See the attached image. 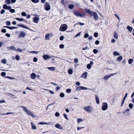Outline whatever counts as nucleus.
<instances>
[{
    "mask_svg": "<svg viewBox=\"0 0 134 134\" xmlns=\"http://www.w3.org/2000/svg\"><path fill=\"white\" fill-rule=\"evenodd\" d=\"M3 8L5 9L10 10L11 8V7L10 6H8L6 4H4L3 6Z\"/></svg>",
    "mask_w": 134,
    "mask_h": 134,
    "instance_id": "11",
    "label": "nucleus"
},
{
    "mask_svg": "<svg viewBox=\"0 0 134 134\" xmlns=\"http://www.w3.org/2000/svg\"><path fill=\"white\" fill-rule=\"evenodd\" d=\"M1 31L3 33H5L6 32V30L5 29H4L2 30Z\"/></svg>",
    "mask_w": 134,
    "mask_h": 134,
    "instance_id": "55",
    "label": "nucleus"
},
{
    "mask_svg": "<svg viewBox=\"0 0 134 134\" xmlns=\"http://www.w3.org/2000/svg\"><path fill=\"white\" fill-rule=\"evenodd\" d=\"M44 8L45 10L47 11L49 10L50 9V5L47 2L45 3Z\"/></svg>",
    "mask_w": 134,
    "mask_h": 134,
    "instance_id": "9",
    "label": "nucleus"
},
{
    "mask_svg": "<svg viewBox=\"0 0 134 134\" xmlns=\"http://www.w3.org/2000/svg\"><path fill=\"white\" fill-rule=\"evenodd\" d=\"M56 59H52L51 62L54 64H55L56 63L57 61L55 60Z\"/></svg>",
    "mask_w": 134,
    "mask_h": 134,
    "instance_id": "35",
    "label": "nucleus"
},
{
    "mask_svg": "<svg viewBox=\"0 0 134 134\" xmlns=\"http://www.w3.org/2000/svg\"><path fill=\"white\" fill-rule=\"evenodd\" d=\"M16 19L18 21H22L24 20V19L22 18H16Z\"/></svg>",
    "mask_w": 134,
    "mask_h": 134,
    "instance_id": "30",
    "label": "nucleus"
},
{
    "mask_svg": "<svg viewBox=\"0 0 134 134\" xmlns=\"http://www.w3.org/2000/svg\"><path fill=\"white\" fill-rule=\"evenodd\" d=\"M127 93H126L125 94V95L124 96V97L123 99H125L126 98V97H127Z\"/></svg>",
    "mask_w": 134,
    "mask_h": 134,
    "instance_id": "63",
    "label": "nucleus"
},
{
    "mask_svg": "<svg viewBox=\"0 0 134 134\" xmlns=\"http://www.w3.org/2000/svg\"><path fill=\"white\" fill-rule=\"evenodd\" d=\"M18 26H20L21 27L24 28H25L27 29H29V27H28L27 26H24L23 25H19Z\"/></svg>",
    "mask_w": 134,
    "mask_h": 134,
    "instance_id": "25",
    "label": "nucleus"
},
{
    "mask_svg": "<svg viewBox=\"0 0 134 134\" xmlns=\"http://www.w3.org/2000/svg\"><path fill=\"white\" fill-rule=\"evenodd\" d=\"M60 97L63 98L64 97L65 95L63 93H61L60 94Z\"/></svg>",
    "mask_w": 134,
    "mask_h": 134,
    "instance_id": "36",
    "label": "nucleus"
},
{
    "mask_svg": "<svg viewBox=\"0 0 134 134\" xmlns=\"http://www.w3.org/2000/svg\"><path fill=\"white\" fill-rule=\"evenodd\" d=\"M89 37V34H85L84 36V37L85 38H86Z\"/></svg>",
    "mask_w": 134,
    "mask_h": 134,
    "instance_id": "44",
    "label": "nucleus"
},
{
    "mask_svg": "<svg viewBox=\"0 0 134 134\" xmlns=\"http://www.w3.org/2000/svg\"><path fill=\"white\" fill-rule=\"evenodd\" d=\"M6 24L7 25L10 26L11 24L10 22L9 21H7L6 23Z\"/></svg>",
    "mask_w": 134,
    "mask_h": 134,
    "instance_id": "43",
    "label": "nucleus"
},
{
    "mask_svg": "<svg viewBox=\"0 0 134 134\" xmlns=\"http://www.w3.org/2000/svg\"><path fill=\"white\" fill-rule=\"evenodd\" d=\"M31 124L32 129L34 130L36 129V127L34 123L32 122H31Z\"/></svg>",
    "mask_w": 134,
    "mask_h": 134,
    "instance_id": "22",
    "label": "nucleus"
},
{
    "mask_svg": "<svg viewBox=\"0 0 134 134\" xmlns=\"http://www.w3.org/2000/svg\"><path fill=\"white\" fill-rule=\"evenodd\" d=\"M77 121L79 123V122H81L82 121H83V120L82 119H77Z\"/></svg>",
    "mask_w": 134,
    "mask_h": 134,
    "instance_id": "54",
    "label": "nucleus"
},
{
    "mask_svg": "<svg viewBox=\"0 0 134 134\" xmlns=\"http://www.w3.org/2000/svg\"><path fill=\"white\" fill-rule=\"evenodd\" d=\"M22 107L23 108L25 112L27 113V114H29L31 116H32L34 117H35V115L32 113L28 110L24 106H22Z\"/></svg>",
    "mask_w": 134,
    "mask_h": 134,
    "instance_id": "2",
    "label": "nucleus"
},
{
    "mask_svg": "<svg viewBox=\"0 0 134 134\" xmlns=\"http://www.w3.org/2000/svg\"><path fill=\"white\" fill-rule=\"evenodd\" d=\"M5 10L4 9H2L0 12V13L1 14H3L5 12Z\"/></svg>",
    "mask_w": 134,
    "mask_h": 134,
    "instance_id": "46",
    "label": "nucleus"
},
{
    "mask_svg": "<svg viewBox=\"0 0 134 134\" xmlns=\"http://www.w3.org/2000/svg\"><path fill=\"white\" fill-rule=\"evenodd\" d=\"M113 36L115 39H117L118 38V35L117 32L115 31L114 32Z\"/></svg>",
    "mask_w": 134,
    "mask_h": 134,
    "instance_id": "20",
    "label": "nucleus"
},
{
    "mask_svg": "<svg viewBox=\"0 0 134 134\" xmlns=\"http://www.w3.org/2000/svg\"><path fill=\"white\" fill-rule=\"evenodd\" d=\"M16 51L20 52H22V50L20 48H18V49H16Z\"/></svg>",
    "mask_w": 134,
    "mask_h": 134,
    "instance_id": "34",
    "label": "nucleus"
},
{
    "mask_svg": "<svg viewBox=\"0 0 134 134\" xmlns=\"http://www.w3.org/2000/svg\"><path fill=\"white\" fill-rule=\"evenodd\" d=\"M129 106L130 109H132L133 108V104L131 103L129 104Z\"/></svg>",
    "mask_w": 134,
    "mask_h": 134,
    "instance_id": "42",
    "label": "nucleus"
},
{
    "mask_svg": "<svg viewBox=\"0 0 134 134\" xmlns=\"http://www.w3.org/2000/svg\"><path fill=\"white\" fill-rule=\"evenodd\" d=\"M5 35L7 37H10V35L9 34H6Z\"/></svg>",
    "mask_w": 134,
    "mask_h": 134,
    "instance_id": "64",
    "label": "nucleus"
},
{
    "mask_svg": "<svg viewBox=\"0 0 134 134\" xmlns=\"http://www.w3.org/2000/svg\"><path fill=\"white\" fill-rule=\"evenodd\" d=\"M68 28V25L66 24H62L59 28V31H65L67 30Z\"/></svg>",
    "mask_w": 134,
    "mask_h": 134,
    "instance_id": "1",
    "label": "nucleus"
},
{
    "mask_svg": "<svg viewBox=\"0 0 134 134\" xmlns=\"http://www.w3.org/2000/svg\"><path fill=\"white\" fill-rule=\"evenodd\" d=\"M91 16H93V17L94 20L95 21H97L98 18V16L97 15V13L94 12H93L92 13V15H91Z\"/></svg>",
    "mask_w": 134,
    "mask_h": 134,
    "instance_id": "8",
    "label": "nucleus"
},
{
    "mask_svg": "<svg viewBox=\"0 0 134 134\" xmlns=\"http://www.w3.org/2000/svg\"><path fill=\"white\" fill-rule=\"evenodd\" d=\"M39 18L38 16H36L33 18V22L35 23H37L39 20Z\"/></svg>",
    "mask_w": 134,
    "mask_h": 134,
    "instance_id": "10",
    "label": "nucleus"
},
{
    "mask_svg": "<svg viewBox=\"0 0 134 134\" xmlns=\"http://www.w3.org/2000/svg\"><path fill=\"white\" fill-rule=\"evenodd\" d=\"M93 52L94 54H96L97 53L98 51L96 49H93Z\"/></svg>",
    "mask_w": 134,
    "mask_h": 134,
    "instance_id": "40",
    "label": "nucleus"
},
{
    "mask_svg": "<svg viewBox=\"0 0 134 134\" xmlns=\"http://www.w3.org/2000/svg\"><path fill=\"white\" fill-rule=\"evenodd\" d=\"M1 75L2 76H4L6 75V73L5 72H2L1 73Z\"/></svg>",
    "mask_w": 134,
    "mask_h": 134,
    "instance_id": "39",
    "label": "nucleus"
},
{
    "mask_svg": "<svg viewBox=\"0 0 134 134\" xmlns=\"http://www.w3.org/2000/svg\"><path fill=\"white\" fill-rule=\"evenodd\" d=\"M64 116V118L68 120V117L67 115L65 114H63Z\"/></svg>",
    "mask_w": 134,
    "mask_h": 134,
    "instance_id": "58",
    "label": "nucleus"
},
{
    "mask_svg": "<svg viewBox=\"0 0 134 134\" xmlns=\"http://www.w3.org/2000/svg\"><path fill=\"white\" fill-rule=\"evenodd\" d=\"M61 88V87H60V86H58L57 87L56 90V91H58L59 89H60V88Z\"/></svg>",
    "mask_w": 134,
    "mask_h": 134,
    "instance_id": "57",
    "label": "nucleus"
},
{
    "mask_svg": "<svg viewBox=\"0 0 134 134\" xmlns=\"http://www.w3.org/2000/svg\"><path fill=\"white\" fill-rule=\"evenodd\" d=\"M5 77L8 78L10 79H14V78L13 77H11L9 76H5Z\"/></svg>",
    "mask_w": 134,
    "mask_h": 134,
    "instance_id": "50",
    "label": "nucleus"
},
{
    "mask_svg": "<svg viewBox=\"0 0 134 134\" xmlns=\"http://www.w3.org/2000/svg\"><path fill=\"white\" fill-rule=\"evenodd\" d=\"M68 73L70 74H71L72 73V70L71 69H69L68 70Z\"/></svg>",
    "mask_w": 134,
    "mask_h": 134,
    "instance_id": "28",
    "label": "nucleus"
},
{
    "mask_svg": "<svg viewBox=\"0 0 134 134\" xmlns=\"http://www.w3.org/2000/svg\"><path fill=\"white\" fill-rule=\"evenodd\" d=\"M47 68L48 69L52 71H54L55 69V68L54 67H49Z\"/></svg>",
    "mask_w": 134,
    "mask_h": 134,
    "instance_id": "23",
    "label": "nucleus"
},
{
    "mask_svg": "<svg viewBox=\"0 0 134 134\" xmlns=\"http://www.w3.org/2000/svg\"><path fill=\"white\" fill-rule=\"evenodd\" d=\"M8 49L10 50L16 51V49L14 46H11L8 47Z\"/></svg>",
    "mask_w": 134,
    "mask_h": 134,
    "instance_id": "19",
    "label": "nucleus"
},
{
    "mask_svg": "<svg viewBox=\"0 0 134 134\" xmlns=\"http://www.w3.org/2000/svg\"><path fill=\"white\" fill-rule=\"evenodd\" d=\"M80 34H81L80 32L78 34H77L75 36H74V37H77L78 36H79L80 35Z\"/></svg>",
    "mask_w": 134,
    "mask_h": 134,
    "instance_id": "60",
    "label": "nucleus"
},
{
    "mask_svg": "<svg viewBox=\"0 0 134 134\" xmlns=\"http://www.w3.org/2000/svg\"><path fill=\"white\" fill-rule=\"evenodd\" d=\"M88 89L90 90V89L85 87L81 86H79L77 87V88L75 90L76 91H78L82 90H87Z\"/></svg>",
    "mask_w": 134,
    "mask_h": 134,
    "instance_id": "6",
    "label": "nucleus"
},
{
    "mask_svg": "<svg viewBox=\"0 0 134 134\" xmlns=\"http://www.w3.org/2000/svg\"><path fill=\"white\" fill-rule=\"evenodd\" d=\"M108 106L107 103L104 102L102 104V109L103 110H106L108 108Z\"/></svg>",
    "mask_w": 134,
    "mask_h": 134,
    "instance_id": "7",
    "label": "nucleus"
},
{
    "mask_svg": "<svg viewBox=\"0 0 134 134\" xmlns=\"http://www.w3.org/2000/svg\"><path fill=\"white\" fill-rule=\"evenodd\" d=\"M52 34L51 33L46 34L45 36V39L49 40V36L51 37L52 36Z\"/></svg>",
    "mask_w": 134,
    "mask_h": 134,
    "instance_id": "12",
    "label": "nucleus"
},
{
    "mask_svg": "<svg viewBox=\"0 0 134 134\" xmlns=\"http://www.w3.org/2000/svg\"><path fill=\"white\" fill-rule=\"evenodd\" d=\"M59 47L61 48H63L64 47V45L62 44H61L59 46Z\"/></svg>",
    "mask_w": 134,
    "mask_h": 134,
    "instance_id": "53",
    "label": "nucleus"
},
{
    "mask_svg": "<svg viewBox=\"0 0 134 134\" xmlns=\"http://www.w3.org/2000/svg\"><path fill=\"white\" fill-rule=\"evenodd\" d=\"M95 99L97 102V103L98 104H99V99L97 96L96 95H95Z\"/></svg>",
    "mask_w": 134,
    "mask_h": 134,
    "instance_id": "17",
    "label": "nucleus"
},
{
    "mask_svg": "<svg viewBox=\"0 0 134 134\" xmlns=\"http://www.w3.org/2000/svg\"><path fill=\"white\" fill-rule=\"evenodd\" d=\"M36 75L35 73H33L31 74V78L32 79H34L36 77Z\"/></svg>",
    "mask_w": 134,
    "mask_h": 134,
    "instance_id": "21",
    "label": "nucleus"
},
{
    "mask_svg": "<svg viewBox=\"0 0 134 134\" xmlns=\"http://www.w3.org/2000/svg\"><path fill=\"white\" fill-rule=\"evenodd\" d=\"M21 15L23 16H25L26 15V13L25 12H23L21 13Z\"/></svg>",
    "mask_w": 134,
    "mask_h": 134,
    "instance_id": "52",
    "label": "nucleus"
},
{
    "mask_svg": "<svg viewBox=\"0 0 134 134\" xmlns=\"http://www.w3.org/2000/svg\"><path fill=\"white\" fill-rule=\"evenodd\" d=\"M84 109L88 113H91L93 110L92 107L90 106H88L84 107Z\"/></svg>",
    "mask_w": 134,
    "mask_h": 134,
    "instance_id": "3",
    "label": "nucleus"
},
{
    "mask_svg": "<svg viewBox=\"0 0 134 134\" xmlns=\"http://www.w3.org/2000/svg\"><path fill=\"white\" fill-rule=\"evenodd\" d=\"M74 14L75 15L77 16H80L82 17H84L85 16L84 14H80L78 11L76 10L74 11Z\"/></svg>",
    "mask_w": 134,
    "mask_h": 134,
    "instance_id": "4",
    "label": "nucleus"
},
{
    "mask_svg": "<svg viewBox=\"0 0 134 134\" xmlns=\"http://www.w3.org/2000/svg\"><path fill=\"white\" fill-rule=\"evenodd\" d=\"M85 11L86 13L89 14L91 15H92V13L93 12V11H91L90 9H85Z\"/></svg>",
    "mask_w": 134,
    "mask_h": 134,
    "instance_id": "14",
    "label": "nucleus"
},
{
    "mask_svg": "<svg viewBox=\"0 0 134 134\" xmlns=\"http://www.w3.org/2000/svg\"><path fill=\"white\" fill-rule=\"evenodd\" d=\"M116 74L117 73L110 74L108 75L105 76L103 77L104 79V80H107L111 76H113Z\"/></svg>",
    "mask_w": 134,
    "mask_h": 134,
    "instance_id": "5",
    "label": "nucleus"
},
{
    "mask_svg": "<svg viewBox=\"0 0 134 134\" xmlns=\"http://www.w3.org/2000/svg\"><path fill=\"white\" fill-rule=\"evenodd\" d=\"M26 35L25 33L23 32H21L19 36L21 37H24Z\"/></svg>",
    "mask_w": 134,
    "mask_h": 134,
    "instance_id": "18",
    "label": "nucleus"
},
{
    "mask_svg": "<svg viewBox=\"0 0 134 134\" xmlns=\"http://www.w3.org/2000/svg\"><path fill=\"white\" fill-rule=\"evenodd\" d=\"M2 62L3 64H5L7 63V61L5 59H3L1 61Z\"/></svg>",
    "mask_w": 134,
    "mask_h": 134,
    "instance_id": "32",
    "label": "nucleus"
},
{
    "mask_svg": "<svg viewBox=\"0 0 134 134\" xmlns=\"http://www.w3.org/2000/svg\"><path fill=\"white\" fill-rule=\"evenodd\" d=\"M95 43L96 44L98 45L99 44V42L98 40H96L95 41Z\"/></svg>",
    "mask_w": 134,
    "mask_h": 134,
    "instance_id": "61",
    "label": "nucleus"
},
{
    "mask_svg": "<svg viewBox=\"0 0 134 134\" xmlns=\"http://www.w3.org/2000/svg\"><path fill=\"white\" fill-rule=\"evenodd\" d=\"M133 62V59H129L128 61V62L129 64H131Z\"/></svg>",
    "mask_w": 134,
    "mask_h": 134,
    "instance_id": "33",
    "label": "nucleus"
},
{
    "mask_svg": "<svg viewBox=\"0 0 134 134\" xmlns=\"http://www.w3.org/2000/svg\"><path fill=\"white\" fill-rule=\"evenodd\" d=\"M17 28V27H9V29L10 30H12L14 29H16Z\"/></svg>",
    "mask_w": 134,
    "mask_h": 134,
    "instance_id": "37",
    "label": "nucleus"
},
{
    "mask_svg": "<svg viewBox=\"0 0 134 134\" xmlns=\"http://www.w3.org/2000/svg\"><path fill=\"white\" fill-rule=\"evenodd\" d=\"M127 29L129 32H131L132 30V28L130 26H128L127 27Z\"/></svg>",
    "mask_w": 134,
    "mask_h": 134,
    "instance_id": "24",
    "label": "nucleus"
},
{
    "mask_svg": "<svg viewBox=\"0 0 134 134\" xmlns=\"http://www.w3.org/2000/svg\"><path fill=\"white\" fill-rule=\"evenodd\" d=\"M55 126L56 127L60 129H62L63 128L61 127L60 124H57L55 125Z\"/></svg>",
    "mask_w": 134,
    "mask_h": 134,
    "instance_id": "15",
    "label": "nucleus"
},
{
    "mask_svg": "<svg viewBox=\"0 0 134 134\" xmlns=\"http://www.w3.org/2000/svg\"><path fill=\"white\" fill-rule=\"evenodd\" d=\"M71 91V90L70 89H68L66 90V92L67 93H70Z\"/></svg>",
    "mask_w": 134,
    "mask_h": 134,
    "instance_id": "48",
    "label": "nucleus"
},
{
    "mask_svg": "<svg viewBox=\"0 0 134 134\" xmlns=\"http://www.w3.org/2000/svg\"><path fill=\"white\" fill-rule=\"evenodd\" d=\"M87 67L88 69H90L91 67V65L90 64H88L87 65Z\"/></svg>",
    "mask_w": 134,
    "mask_h": 134,
    "instance_id": "29",
    "label": "nucleus"
},
{
    "mask_svg": "<svg viewBox=\"0 0 134 134\" xmlns=\"http://www.w3.org/2000/svg\"><path fill=\"white\" fill-rule=\"evenodd\" d=\"M11 0H5V3L7 4H9L11 3Z\"/></svg>",
    "mask_w": 134,
    "mask_h": 134,
    "instance_id": "26",
    "label": "nucleus"
},
{
    "mask_svg": "<svg viewBox=\"0 0 134 134\" xmlns=\"http://www.w3.org/2000/svg\"><path fill=\"white\" fill-rule=\"evenodd\" d=\"M55 115L56 116L58 117V116H59L60 114L58 112H56L55 114Z\"/></svg>",
    "mask_w": 134,
    "mask_h": 134,
    "instance_id": "51",
    "label": "nucleus"
},
{
    "mask_svg": "<svg viewBox=\"0 0 134 134\" xmlns=\"http://www.w3.org/2000/svg\"><path fill=\"white\" fill-rule=\"evenodd\" d=\"M46 90H47L48 91H49V93H51V94H54V92L53 91H52L49 90H47V89H46Z\"/></svg>",
    "mask_w": 134,
    "mask_h": 134,
    "instance_id": "49",
    "label": "nucleus"
},
{
    "mask_svg": "<svg viewBox=\"0 0 134 134\" xmlns=\"http://www.w3.org/2000/svg\"><path fill=\"white\" fill-rule=\"evenodd\" d=\"M64 36H60V40L61 41H62L64 39Z\"/></svg>",
    "mask_w": 134,
    "mask_h": 134,
    "instance_id": "62",
    "label": "nucleus"
},
{
    "mask_svg": "<svg viewBox=\"0 0 134 134\" xmlns=\"http://www.w3.org/2000/svg\"><path fill=\"white\" fill-rule=\"evenodd\" d=\"M54 57L50 56L48 55H44L43 56V58L44 59H49L50 58H52Z\"/></svg>",
    "mask_w": 134,
    "mask_h": 134,
    "instance_id": "16",
    "label": "nucleus"
},
{
    "mask_svg": "<svg viewBox=\"0 0 134 134\" xmlns=\"http://www.w3.org/2000/svg\"><path fill=\"white\" fill-rule=\"evenodd\" d=\"M32 1L35 3H38L39 2V0H31Z\"/></svg>",
    "mask_w": 134,
    "mask_h": 134,
    "instance_id": "38",
    "label": "nucleus"
},
{
    "mask_svg": "<svg viewBox=\"0 0 134 134\" xmlns=\"http://www.w3.org/2000/svg\"><path fill=\"white\" fill-rule=\"evenodd\" d=\"M98 33L97 32H95L94 34V36L96 37H97L98 36Z\"/></svg>",
    "mask_w": 134,
    "mask_h": 134,
    "instance_id": "56",
    "label": "nucleus"
},
{
    "mask_svg": "<svg viewBox=\"0 0 134 134\" xmlns=\"http://www.w3.org/2000/svg\"><path fill=\"white\" fill-rule=\"evenodd\" d=\"M29 52L32 53H36L37 54L38 53V52L37 51H32L31 52Z\"/></svg>",
    "mask_w": 134,
    "mask_h": 134,
    "instance_id": "41",
    "label": "nucleus"
},
{
    "mask_svg": "<svg viewBox=\"0 0 134 134\" xmlns=\"http://www.w3.org/2000/svg\"><path fill=\"white\" fill-rule=\"evenodd\" d=\"M74 7V5L72 4H71L68 6V8L70 9H72Z\"/></svg>",
    "mask_w": 134,
    "mask_h": 134,
    "instance_id": "31",
    "label": "nucleus"
},
{
    "mask_svg": "<svg viewBox=\"0 0 134 134\" xmlns=\"http://www.w3.org/2000/svg\"><path fill=\"white\" fill-rule=\"evenodd\" d=\"M10 114H13V113H7L3 114H0L1 115H8Z\"/></svg>",
    "mask_w": 134,
    "mask_h": 134,
    "instance_id": "45",
    "label": "nucleus"
},
{
    "mask_svg": "<svg viewBox=\"0 0 134 134\" xmlns=\"http://www.w3.org/2000/svg\"><path fill=\"white\" fill-rule=\"evenodd\" d=\"M10 12L12 13H14L15 12V10L13 9H10Z\"/></svg>",
    "mask_w": 134,
    "mask_h": 134,
    "instance_id": "47",
    "label": "nucleus"
},
{
    "mask_svg": "<svg viewBox=\"0 0 134 134\" xmlns=\"http://www.w3.org/2000/svg\"><path fill=\"white\" fill-rule=\"evenodd\" d=\"M87 72H85L82 75L81 77L83 78L84 79H86L87 77Z\"/></svg>",
    "mask_w": 134,
    "mask_h": 134,
    "instance_id": "13",
    "label": "nucleus"
},
{
    "mask_svg": "<svg viewBox=\"0 0 134 134\" xmlns=\"http://www.w3.org/2000/svg\"><path fill=\"white\" fill-rule=\"evenodd\" d=\"M113 54L115 56H118L120 55V54L118 52L116 51H114L113 53Z\"/></svg>",
    "mask_w": 134,
    "mask_h": 134,
    "instance_id": "27",
    "label": "nucleus"
},
{
    "mask_svg": "<svg viewBox=\"0 0 134 134\" xmlns=\"http://www.w3.org/2000/svg\"><path fill=\"white\" fill-rule=\"evenodd\" d=\"M125 100V99H123L122 101V102L121 105V106H122V105H123L124 103Z\"/></svg>",
    "mask_w": 134,
    "mask_h": 134,
    "instance_id": "59",
    "label": "nucleus"
}]
</instances>
